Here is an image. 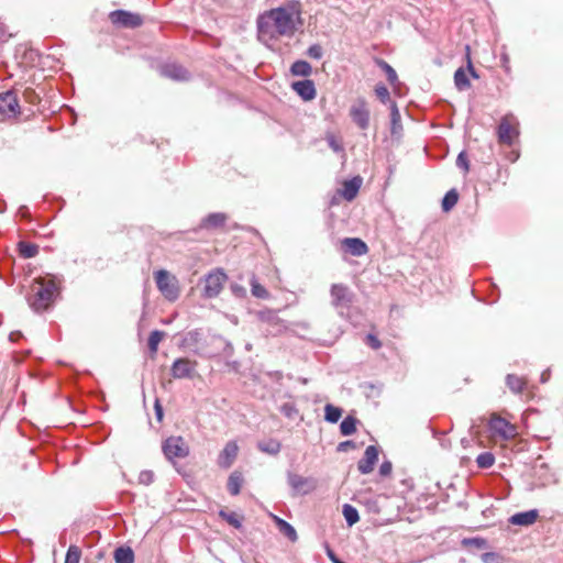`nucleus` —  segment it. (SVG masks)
<instances>
[{"instance_id":"23","label":"nucleus","mask_w":563,"mask_h":563,"mask_svg":"<svg viewBox=\"0 0 563 563\" xmlns=\"http://www.w3.org/2000/svg\"><path fill=\"white\" fill-rule=\"evenodd\" d=\"M243 482H244V479H243L242 473H240L238 471L231 473V475L229 476V479H228L229 493L233 496L239 495L241 492Z\"/></svg>"},{"instance_id":"28","label":"nucleus","mask_w":563,"mask_h":563,"mask_svg":"<svg viewBox=\"0 0 563 563\" xmlns=\"http://www.w3.org/2000/svg\"><path fill=\"white\" fill-rule=\"evenodd\" d=\"M257 446L262 452L276 455L277 453H279L282 444L277 440L269 439L267 441L258 442Z\"/></svg>"},{"instance_id":"6","label":"nucleus","mask_w":563,"mask_h":563,"mask_svg":"<svg viewBox=\"0 0 563 563\" xmlns=\"http://www.w3.org/2000/svg\"><path fill=\"white\" fill-rule=\"evenodd\" d=\"M225 280L227 275L222 271L217 269L214 272H211L205 278V287L202 295L206 298L217 297L222 290Z\"/></svg>"},{"instance_id":"24","label":"nucleus","mask_w":563,"mask_h":563,"mask_svg":"<svg viewBox=\"0 0 563 563\" xmlns=\"http://www.w3.org/2000/svg\"><path fill=\"white\" fill-rule=\"evenodd\" d=\"M115 563H134V552L129 547H120L114 551Z\"/></svg>"},{"instance_id":"22","label":"nucleus","mask_w":563,"mask_h":563,"mask_svg":"<svg viewBox=\"0 0 563 563\" xmlns=\"http://www.w3.org/2000/svg\"><path fill=\"white\" fill-rule=\"evenodd\" d=\"M227 220V216L221 212L210 213L202 220L201 227L206 229H217L223 227Z\"/></svg>"},{"instance_id":"36","label":"nucleus","mask_w":563,"mask_h":563,"mask_svg":"<svg viewBox=\"0 0 563 563\" xmlns=\"http://www.w3.org/2000/svg\"><path fill=\"white\" fill-rule=\"evenodd\" d=\"M165 336V333L159 330H154L151 332L148 338V349L151 353L155 354L158 350L159 342Z\"/></svg>"},{"instance_id":"55","label":"nucleus","mask_w":563,"mask_h":563,"mask_svg":"<svg viewBox=\"0 0 563 563\" xmlns=\"http://www.w3.org/2000/svg\"><path fill=\"white\" fill-rule=\"evenodd\" d=\"M549 376H550V372L549 371L543 372L541 374V382L545 383L549 379Z\"/></svg>"},{"instance_id":"33","label":"nucleus","mask_w":563,"mask_h":563,"mask_svg":"<svg viewBox=\"0 0 563 563\" xmlns=\"http://www.w3.org/2000/svg\"><path fill=\"white\" fill-rule=\"evenodd\" d=\"M324 418L328 422L335 423L340 420L342 410L339 407L328 404L324 407Z\"/></svg>"},{"instance_id":"19","label":"nucleus","mask_w":563,"mask_h":563,"mask_svg":"<svg viewBox=\"0 0 563 563\" xmlns=\"http://www.w3.org/2000/svg\"><path fill=\"white\" fill-rule=\"evenodd\" d=\"M539 517L537 509L517 512L509 518V522L515 526L529 527L533 525Z\"/></svg>"},{"instance_id":"53","label":"nucleus","mask_w":563,"mask_h":563,"mask_svg":"<svg viewBox=\"0 0 563 563\" xmlns=\"http://www.w3.org/2000/svg\"><path fill=\"white\" fill-rule=\"evenodd\" d=\"M232 289L239 296H242L245 292V289L241 286H233Z\"/></svg>"},{"instance_id":"56","label":"nucleus","mask_w":563,"mask_h":563,"mask_svg":"<svg viewBox=\"0 0 563 563\" xmlns=\"http://www.w3.org/2000/svg\"><path fill=\"white\" fill-rule=\"evenodd\" d=\"M27 211H29V210H27V208H26V207H21V208L19 209V213H20L22 217H25V216H26V213H27Z\"/></svg>"},{"instance_id":"46","label":"nucleus","mask_w":563,"mask_h":563,"mask_svg":"<svg viewBox=\"0 0 563 563\" xmlns=\"http://www.w3.org/2000/svg\"><path fill=\"white\" fill-rule=\"evenodd\" d=\"M456 165H457V167L463 168L465 172L468 170V159L464 152H461L457 155Z\"/></svg>"},{"instance_id":"39","label":"nucleus","mask_w":563,"mask_h":563,"mask_svg":"<svg viewBox=\"0 0 563 563\" xmlns=\"http://www.w3.org/2000/svg\"><path fill=\"white\" fill-rule=\"evenodd\" d=\"M219 516L224 519L230 526L239 529L242 526L241 518L235 512H228L225 510H220Z\"/></svg>"},{"instance_id":"57","label":"nucleus","mask_w":563,"mask_h":563,"mask_svg":"<svg viewBox=\"0 0 563 563\" xmlns=\"http://www.w3.org/2000/svg\"><path fill=\"white\" fill-rule=\"evenodd\" d=\"M14 335H15V333H11V334H10V340H12V341H13V340H14Z\"/></svg>"},{"instance_id":"49","label":"nucleus","mask_w":563,"mask_h":563,"mask_svg":"<svg viewBox=\"0 0 563 563\" xmlns=\"http://www.w3.org/2000/svg\"><path fill=\"white\" fill-rule=\"evenodd\" d=\"M366 342H367V344H368L371 347H373L374 350L379 349V347H380V345H382V344H380V342H379V340H378L375 335H373V334H367V336H366Z\"/></svg>"},{"instance_id":"1","label":"nucleus","mask_w":563,"mask_h":563,"mask_svg":"<svg viewBox=\"0 0 563 563\" xmlns=\"http://www.w3.org/2000/svg\"><path fill=\"white\" fill-rule=\"evenodd\" d=\"M301 10L298 3L271 9L257 19V37L268 45L279 37H292L301 27Z\"/></svg>"},{"instance_id":"8","label":"nucleus","mask_w":563,"mask_h":563,"mask_svg":"<svg viewBox=\"0 0 563 563\" xmlns=\"http://www.w3.org/2000/svg\"><path fill=\"white\" fill-rule=\"evenodd\" d=\"M350 117L352 121L362 130L369 126V110L364 99H357L350 109Z\"/></svg>"},{"instance_id":"54","label":"nucleus","mask_w":563,"mask_h":563,"mask_svg":"<svg viewBox=\"0 0 563 563\" xmlns=\"http://www.w3.org/2000/svg\"><path fill=\"white\" fill-rule=\"evenodd\" d=\"M464 542L465 543H474V545H481L484 541L481 540V539L475 538V539L465 540Z\"/></svg>"},{"instance_id":"7","label":"nucleus","mask_w":563,"mask_h":563,"mask_svg":"<svg viewBox=\"0 0 563 563\" xmlns=\"http://www.w3.org/2000/svg\"><path fill=\"white\" fill-rule=\"evenodd\" d=\"M20 112V104L14 92L0 93V121L15 117Z\"/></svg>"},{"instance_id":"3","label":"nucleus","mask_w":563,"mask_h":563,"mask_svg":"<svg viewBox=\"0 0 563 563\" xmlns=\"http://www.w3.org/2000/svg\"><path fill=\"white\" fill-rule=\"evenodd\" d=\"M331 305L342 318H347L354 303L355 295L344 284H333L330 288Z\"/></svg>"},{"instance_id":"12","label":"nucleus","mask_w":563,"mask_h":563,"mask_svg":"<svg viewBox=\"0 0 563 563\" xmlns=\"http://www.w3.org/2000/svg\"><path fill=\"white\" fill-rule=\"evenodd\" d=\"M258 317L261 321L267 323L269 329L267 331L272 335H277L286 330L285 322L278 317L277 312L274 310H263L258 312Z\"/></svg>"},{"instance_id":"44","label":"nucleus","mask_w":563,"mask_h":563,"mask_svg":"<svg viewBox=\"0 0 563 563\" xmlns=\"http://www.w3.org/2000/svg\"><path fill=\"white\" fill-rule=\"evenodd\" d=\"M307 55L310 57V58H313V59H321L322 56H323V49L321 47V45L319 44H313L311 45L308 51H307Z\"/></svg>"},{"instance_id":"25","label":"nucleus","mask_w":563,"mask_h":563,"mask_svg":"<svg viewBox=\"0 0 563 563\" xmlns=\"http://www.w3.org/2000/svg\"><path fill=\"white\" fill-rule=\"evenodd\" d=\"M290 71L295 76L308 77L311 74L312 68L308 62L300 59V60H296L291 65Z\"/></svg>"},{"instance_id":"42","label":"nucleus","mask_w":563,"mask_h":563,"mask_svg":"<svg viewBox=\"0 0 563 563\" xmlns=\"http://www.w3.org/2000/svg\"><path fill=\"white\" fill-rule=\"evenodd\" d=\"M280 412L287 418L294 419L298 413L296 406L291 402H285L279 408Z\"/></svg>"},{"instance_id":"16","label":"nucleus","mask_w":563,"mask_h":563,"mask_svg":"<svg viewBox=\"0 0 563 563\" xmlns=\"http://www.w3.org/2000/svg\"><path fill=\"white\" fill-rule=\"evenodd\" d=\"M291 87L305 101H310L316 97V87L310 79L295 81Z\"/></svg>"},{"instance_id":"41","label":"nucleus","mask_w":563,"mask_h":563,"mask_svg":"<svg viewBox=\"0 0 563 563\" xmlns=\"http://www.w3.org/2000/svg\"><path fill=\"white\" fill-rule=\"evenodd\" d=\"M380 68L386 73L387 79L390 84H395L398 79L395 69L385 60L378 62Z\"/></svg>"},{"instance_id":"14","label":"nucleus","mask_w":563,"mask_h":563,"mask_svg":"<svg viewBox=\"0 0 563 563\" xmlns=\"http://www.w3.org/2000/svg\"><path fill=\"white\" fill-rule=\"evenodd\" d=\"M511 119L510 117L503 118L497 131L499 142L507 145H511L514 139L518 135L517 129L511 125Z\"/></svg>"},{"instance_id":"2","label":"nucleus","mask_w":563,"mask_h":563,"mask_svg":"<svg viewBox=\"0 0 563 563\" xmlns=\"http://www.w3.org/2000/svg\"><path fill=\"white\" fill-rule=\"evenodd\" d=\"M56 285L53 279L38 278L32 285L29 305L35 312L45 311L53 302Z\"/></svg>"},{"instance_id":"5","label":"nucleus","mask_w":563,"mask_h":563,"mask_svg":"<svg viewBox=\"0 0 563 563\" xmlns=\"http://www.w3.org/2000/svg\"><path fill=\"white\" fill-rule=\"evenodd\" d=\"M165 457L173 462L175 459H184L189 454V446L181 437H169L162 445Z\"/></svg>"},{"instance_id":"34","label":"nucleus","mask_w":563,"mask_h":563,"mask_svg":"<svg viewBox=\"0 0 563 563\" xmlns=\"http://www.w3.org/2000/svg\"><path fill=\"white\" fill-rule=\"evenodd\" d=\"M19 251L22 257L32 258L37 255L38 246L35 244L21 242L19 244Z\"/></svg>"},{"instance_id":"37","label":"nucleus","mask_w":563,"mask_h":563,"mask_svg":"<svg viewBox=\"0 0 563 563\" xmlns=\"http://www.w3.org/2000/svg\"><path fill=\"white\" fill-rule=\"evenodd\" d=\"M277 525L279 527L280 532H283L289 540H297V532L290 523L283 519H277Z\"/></svg>"},{"instance_id":"26","label":"nucleus","mask_w":563,"mask_h":563,"mask_svg":"<svg viewBox=\"0 0 563 563\" xmlns=\"http://www.w3.org/2000/svg\"><path fill=\"white\" fill-rule=\"evenodd\" d=\"M401 115L397 108L396 102H390V122H391V134H397L401 131Z\"/></svg>"},{"instance_id":"45","label":"nucleus","mask_w":563,"mask_h":563,"mask_svg":"<svg viewBox=\"0 0 563 563\" xmlns=\"http://www.w3.org/2000/svg\"><path fill=\"white\" fill-rule=\"evenodd\" d=\"M154 482V473L152 471H142L139 475V483L143 485H151Z\"/></svg>"},{"instance_id":"4","label":"nucleus","mask_w":563,"mask_h":563,"mask_svg":"<svg viewBox=\"0 0 563 563\" xmlns=\"http://www.w3.org/2000/svg\"><path fill=\"white\" fill-rule=\"evenodd\" d=\"M154 278L157 289L166 300L174 302L179 298L180 287L176 276L165 269H159L155 272Z\"/></svg>"},{"instance_id":"11","label":"nucleus","mask_w":563,"mask_h":563,"mask_svg":"<svg viewBox=\"0 0 563 563\" xmlns=\"http://www.w3.org/2000/svg\"><path fill=\"white\" fill-rule=\"evenodd\" d=\"M488 426L492 432L503 439H510L516 434V428L506 419L496 415L492 416Z\"/></svg>"},{"instance_id":"40","label":"nucleus","mask_w":563,"mask_h":563,"mask_svg":"<svg viewBox=\"0 0 563 563\" xmlns=\"http://www.w3.org/2000/svg\"><path fill=\"white\" fill-rule=\"evenodd\" d=\"M81 558V550L79 547L71 544L65 556V563H79Z\"/></svg>"},{"instance_id":"29","label":"nucleus","mask_w":563,"mask_h":563,"mask_svg":"<svg viewBox=\"0 0 563 563\" xmlns=\"http://www.w3.org/2000/svg\"><path fill=\"white\" fill-rule=\"evenodd\" d=\"M506 384L509 387V389L516 394L521 393L526 386V382L523 380V378L512 374L507 375Z\"/></svg>"},{"instance_id":"50","label":"nucleus","mask_w":563,"mask_h":563,"mask_svg":"<svg viewBox=\"0 0 563 563\" xmlns=\"http://www.w3.org/2000/svg\"><path fill=\"white\" fill-rule=\"evenodd\" d=\"M154 409H155L156 419L161 422L164 417V411H163V407L158 399L155 400Z\"/></svg>"},{"instance_id":"15","label":"nucleus","mask_w":563,"mask_h":563,"mask_svg":"<svg viewBox=\"0 0 563 563\" xmlns=\"http://www.w3.org/2000/svg\"><path fill=\"white\" fill-rule=\"evenodd\" d=\"M161 74L164 77L170 78L173 80H188L189 79V73L188 70L183 67L179 64L176 63H169L165 64L161 67Z\"/></svg>"},{"instance_id":"21","label":"nucleus","mask_w":563,"mask_h":563,"mask_svg":"<svg viewBox=\"0 0 563 563\" xmlns=\"http://www.w3.org/2000/svg\"><path fill=\"white\" fill-rule=\"evenodd\" d=\"M287 481H288V484L289 486L296 490V492H301L303 494H307L309 493L313 486H310L308 489H305V487L310 484V479L307 478V477H303L301 475H298V474H295V473H291V472H288L287 474Z\"/></svg>"},{"instance_id":"9","label":"nucleus","mask_w":563,"mask_h":563,"mask_svg":"<svg viewBox=\"0 0 563 563\" xmlns=\"http://www.w3.org/2000/svg\"><path fill=\"white\" fill-rule=\"evenodd\" d=\"M197 362L189 358H177L174 361L170 374L176 379L191 378L196 372Z\"/></svg>"},{"instance_id":"51","label":"nucleus","mask_w":563,"mask_h":563,"mask_svg":"<svg viewBox=\"0 0 563 563\" xmlns=\"http://www.w3.org/2000/svg\"><path fill=\"white\" fill-rule=\"evenodd\" d=\"M467 69L470 71V75L473 77V78H478V75L472 64V60H471V57L470 55H467Z\"/></svg>"},{"instance_id":"31","label":"nucleus","mask_w":563,"mask_h":563,"mask_svg":"<svg viewBox=\"0 0 563 563\" xmlns=\"http://www.w3.org/2000/svg\"><path fill=\"white\" fill-rule=\"evenodd\" d=\"M356 423L357 420L354 417H345L340 424L341 434L344 437L353 434L356 431Z\"/></svg>"},{"instance_id":"32","label":"nucleus","mask_w":563,"mask_h":563,"mask_svg":"<svg viewBox=\"0 0 563 563\" xmlns=\"http://www.w3.org/2000/svg\"><path fill=\"white\" fill-rule=\"evenodd\" d=\"M344 519L349 526L355 525L360 520L358 511L355 507L344 504L342 509Z\"/></svg>"},{"instance_id":"10","label":"nucleus","mask_w":563,"mask_h":563,"mask_svg":"<svg viewBox=\"0 0 563 563\" xmlns=\"http://www.w3.org/2000/svg\"><path fill=\"white\" fill-rule=\"evenodd\" d=\"M110 20L113 24L124 27H137L143 23L141 15L124 10L111 12Z\"/></svg>"},{"instance_id":"35","label":"nucleus","mask_w":563,"mask_h":563,"mask_svg":"<svg viewBox=\"0 0 563 563\" xmlns=\"http://www.w3.org/2000/svg\"><path fill=\"white\" fill-rule=\"evenodd\" d=\"M251 292L254 297L261 299H266L269 297V294L266 290V288L257 282L255 276H253L251 279Z\"/></svg>"},{"instance_id":"43","label":"nucleus","mask_w":563,"mask_h":563,"mask_svg":"<svg viewBox=\"0 0 563 563\" xmlns=\"http://www.w3.org/2000/svg\"><path fill=\"white\" fill-rule=\"evenodd\" d=\"M375 93L383 103L391 102L389 91L384 85L376 86Z\"/></svg>"},{"instance_id":"47","label":"nucleus","mask_w":563,"mask_h":563,"mask_svg":"<svg viewBox=\"0 0 563 563\" xmlns=\"http://www.w3.org/2000/svg\"><path fill=\"white\" fill-rule=\"evenodd\" d=\"M391 470H393L391 463L389 461H385L379 466V474L382 476H388V475H390Z\"/></svg>"},{"instance_id":"52","label":"nucleus","mask_w":563,"mask_h":563,"mask_svg":"<svg viewBox=\"0 0 563 563\" xmlns=\"http://www.w3.org/2000/svg\"><path fill=\"white\" fill-rule=\"evenodd\" d=\"M329 144H330V146H331L335 152L341 151V146H340V145H338V144L335 143V141H334V139H333V137H332V139H330Z\"/></svg>"},{"instance_id":"48","label":"nucleus","mask_w":563,"mask_h":563,"mask_svg":"<svg viewBox=\"0 0 563 563\" xmlns=\"http://www.w3.org/2000/svg\"><path fill=\"white\" fill-rule=\"evenodd\" d=\"M355 448H356V444L353 441L347 440V441H343V442L339 443L338 451L339 452H346L350 449H355Z\"/></svg>"},{"instance_id":"38","label":"nucleus","mask_w":563,"mask_h":563,"mask_svg":"<svg viewBox=\"0 0 563 563\" xmlns=\"http://www.w3.org/2000/svg\"><path fill=\"white\" fill-rule=\"evenodd\" d=\"M476 463L479 468H489L495 463V456L490 452H483L477 456Z\"/></svg>"},{"instance_id":"20","label":"nucleus","mask_w":563,"mask_h":563,"mask_svg":"<svg viewBox=\"0 0 563 563\" xmlns=\"http://www.w3.org/2000/svg\"><path fill=\"white\" fill-rule=\"evenodd\" d=\"M361 185H362V178L358 176L344 181L342 190H341L342 197L347 201H352L356 197V195L361 188Z\"/></svg>"},{"instance_id":"13","label":"nucleus","mask_w":563,"mask_h":563,"mask_svg":"<svg viewBox=\"0 0 563 563\" xmlns=\"http://www.w3.org/2000/svg\"><path fill=\"white\" fill-rule=\"evenodd\" d=\"M378 461V449L375 445H368L364 456L358 461L357 468L362 474H369Z\"/></svg>"},{"instance_id":"18","label":"nucleus","mask_w":563,"mask_h":563,"mask_svg":"<svg viewBox=\"0 0 563 563\" xmlns=\"http://www.w3.org/2000/svg\"><path fill=\"white\" fill-rule=\"evenodd\" d=\"M238 444L233 441H230L225 444L224 449L221 451L219 455L218 463L223 468H229L234 462L238 455Z\"/></svg>"},{"instance_id":"17","label":"nucleus","mask_w":563,"mask_h":563,"mask_svg":"<svg viewBox=\"0 0 563 563\" xmlns=\"http://www.w3.org/2000/svg\"><path fill=\"white\" fill-rule=\"evenodd\" d=\"M341 243L344 250L354 256L364 255L368 251L366 243L358 238H345Z\"/></svg>"},{"instance_id":"30","label":"nucleus","mask_w":563,"mask_h":563,"mask_svg":"<svg viewBox=\"0 0 563 563\" xmlns=\"http://www.w3.org/2000/svg\"><path fill=\"white\" fill-rule=\"evenodd\" d=\"M459 201L456 189L449 190L442 199V210L449 212Z\"/></svg>"},{"instance_id":"27","label":"nucleus","mask_w":563,"mask_h":563,"mask_svg":"<svg viewBox=\"0 0 563 563\" xmlns=\"http://www.w3.org/2000/svg\"><path fill=\"white\" fill-rule=\"evenodd\" d=\"M454 84H455V87L460 91H463V90H466L467 88H470L471 84H470V80L467 78L466 71L464 70L463 67H460V68H457L455 70V73H454Z\"/></svg>"}]
</instances>
